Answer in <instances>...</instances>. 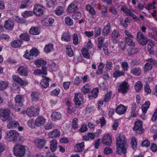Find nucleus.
Masks as SVG:
<instances>
[{"label":"nucleus","mask_w":157,"mask_h":157,"mask_svg":"<svg viewBox=\"0 0 157 157\" xmlns=\"http://www.w3.org/2000/svg\"><path fill=\"white\" fill-rule=\"evenodd\" d=\"M54 19L52 17H49L44 18L42 21V25L46 26H50L52 25Z\"/></svg>","instance_id":"obj_20"},{"label":"nucleus","mask_w":157,"mask_h":157,"mask_svg":"<svg viewBox=\"0 0 157 157\" xmlns=\"http://www.w3.org/2000/svg\"><path fill=\"white\" fill-rule=\"evenodd\" d=\"M129 85L126 81H124L121 83L118 89V92L122 94H125L129 90Z\"/></svg>","instance_id":"obj_13"},{"label":"nucleus","mask_w":157,"mask_h":157,"mask_svg":"<svg viewBox=\"0 0 157 157\" xmlns=\"http://www.w3.org/2000/svg\"><path fill=\"white\" fill-rule=\"evenodd\" d=\"M14 25V21L13 20H8L5 21L4 27L6 30L12 31Z\"/></svg>","instance_id":"obj_18"},{"label":"nucleus","mask_w":157,"mask_h":157,"mask_svg":"<svg viewBox=\"0 0 157 157\" xmlns=\"http://www.w3.org/2000/svg\"><path fill=\"white\" fill-rule=\"evenodd\" d=\"M131 116L133 117H136L138 114V111L137 110V106L135 103H133L131 105Z\"/></svg>","instance_id":"obj_23"},{"label":"nucleus","mask_w":157,"mask_h":157,"mask_svg":"<svg viewBox=\"0 0 157 157\" xmlns=\"http://www.w3.org/2000/svg\"><path fill=\"white\" fill-rule=\"evenodd\" d=\"M86 10L87 11L90 15L93 18H95L94 16L96 14V12L94 8L90 4H87L86 6Z\"/></svg>","instance_id":"obj_25"},{"label":"nucleus","mask_w":157,"mask_h":157,"mask_svg":"<svg viewBox=\"0 0 157 157\" xmlns=\"http://www.w3.org/2000/svg\"><path fill=\"white\" fill-rule=\"evenodd\" d=\"M40 111L39 107L37 106H31L27 108L26 110V113L29 116H37Z\"/></svg>","instance_id":"obj_6"},{"label":"nucleus","mask_w":157,"mask_h":157,"mask_svg":"<svg viewBox=\"0 0 157 157\" xmlns=\"http://www.w3.org/2000/svg\"><path fill=\"white\" fill-rule=\"evenodd\" d=\"M23 43V41L20 39H15L11 42L10 45L12 48H17L20 47Z\"/></svg>","instance_id":"obj_26"},{"label":"nucleus","mask_w":157,"mask_h":157,"mask_svg":"<svg viewBox=\"0 0 157 157\" xmlns=\"http://www.w3.org/2000/svg\"><path fill=\"white\" fill-rule=\"evenodd\" d=\"M17 71L19 74L22 76H27L29 71L26 67L21 66L17 69Z\"/></svg>","instance_id":"obj_22"},{"label":"nucleus","mask_w":157,"mask_h":157,"mask_svg":"<svg viewBox=\"0 0 157 157\" xmlns=\"http://www.w3.org/2000/svg\"><path fill=\"white\" fill-rule=\"evenodd\" d=\"M85 145L84 142L76 144L74 147L75 151L78 152H82L84 149Z\"/></svg>","instance_id":"obj_30"},{"label":"nucleus","mask_w":157,"mask_h":157,"mask_svg":"<svg viewBox=\"0 0 157 157\" xmlns=\"http://www.w3.org/2000/svg\"><path fill=\"white\" fill-rule=\"evenodd\" d=\"M60 89L59 88H57L51 92L50 95L52 96H57L59 94Z\"/></svg>","instance_id":"obj_64"},{"label":"nucleus","mask_w":157,"mask_h":157,"mask_svg":"<svg viewBox=\"0 0 157 157\" xmlns=\"http://www.w3.org/2000/svg\"><path fill=\"white\" fill-rule=\"evenodd\" d=\"M29 33L34 35H38L40 33V30L39 27L33 26L29 30Z\"/></svg>","instance_id":"obj_35"},{"label":"nucleus","mask_w":157,"mask_h":157,"mask_svg":"<svg viewBox=\"0 0 157 157\" xmlns=\"http://www.w3.org/2000/svg\"><path fill=\"white\" fill-rule=\"evenodd\" d=\"M66 53L69 57H71L73 55V50L70 45H68L66 46Z\"/></svg>","instance_id":"obj_46"},{"label":"nucleus","mask_w":157,"mask_h":157,"mask_svg":"<svg viewBox=\"0 0 157 157\" xmlns=\"http://www.w3.org/2000/svg\"><path fill=\"white\" fill-rule=\"evenodd\" d=\"M21 15L24 17L27 18L33 16V11H26L22 13Z\"/></svg>","instance_id":"obj_62"},{"label":"nucleus","mask_w":157,"mask_h":157,"mask_svg":"<svg viewBox=\"0 0 157 157\" xmlns=\"http://www.w3.org/2000/svg\"><path fill=\"white\" fill-rule=\"evenodd\" d=\"M30 36L28 33H23L20 36V39L22 41H29L30 39Z\"/></svg>","instance_id":"obj_38"},{"label":"nucleus","mask_w":157,"mask_h":157,"mask_svg":"<svg viewBox=\"0 0 157 157\" xmlns=\"http://www.w3.org/2000/svg\"><path fill=\"white\" fill-rule=\"evenodd\" d=\"M42 77L43 78L41 80L40 84L43 88H47L49 86V82L50 79L44 75H42Z\"/></svg>","instance_id":"obj_21"},{"label":"nucleus","mask_w":157,"mask_h":157,"mask_svg":"<svg viewBox=\"0 0 157 157\" xmlns=\"http://www.w3.org/2000/svg\"><path fill=\"white\" fill-rule=\"evenodd\" d=\"M73 100L76 107L78 108L83 102V94L80 92L75 93Z\"/></svg>","instance_id":"obj_9"},{"label":"nucleus","mask_w":157,"mask_h":157,"mask_svg":"<svg viewBox=\"0 0 157 157\" xmlns=\"http://www.w3.org/2000/svg\"><path fill=\"white\" fill-rule=\"evenodd\" d=\"M136 40L140 45L144 46L147 44L149 40L141 32H139L137 34Z\"/></svg>","instance_id":"obj_7"},{"label":"nucleus","mask_w":157,"mask_h":157,"mask_svg":"<svg viewBox=\"0 0 157 157\" xmlns=\"http://www.w3.org/2000/svg\"><path fill=\"white\" fill-rule=\"evenodd\" d=\"M131 145L132 149L136 151L137 148V140L134 137L132 138L131 139Z\"/></svg>","instance_id":"obj_57"},{"label":"nucleus","mask_w":157,"mask_h":157,"mask_svg":"<svg viewBox=\"0 0 157 157\" xmlns=\"http://www.w3.org/2000/svg\"><path fill=\"white\" fill-rule=\"evenodd\" d=\"M112 136L110 134L105 133L101 139V142L103 145L110 146L112 142Z\"/></svg>","instance_id":"obj_8"},{"label":"nucleus","mask_w":157,"mask_h":157,"mask_svg":"<svg viewBox=\"0 0 157 157\" xmlns=\"http://www.w3.org/2000/svg\"><path fill=\"white\" fill-rule=\"evenodd\" d=\"M101 28L99 27H96L94 28V37H96L99 36L101 34Z\"/></svg>","instance_id":"obj_59"},{"label":"nucleus","mask_w":157,"mask_h":157,"mask_svg":"<svg viewBox=\"0 0 157 157\" xmlns=\"http://www.w3.org/2000/svg\"><path fill=\"white\" fill-rule=\"evenodd\" d=\"M46 140L44 139L37 138L34 141V145L37 148L42 149L45 145Z\"/></svg>","instance_id":"obj_14"},{"label":"nucleus","mask_w":157,"mask_h":157,"mask_svg":"<svg viewBox=\"0 0 157 157\" xmlns=\"http://www.w3.org/2000/svg\"><path fill=\"white\" fill-rule=\"evenodd\" d=\"M150 103L148 101H146L141 106V109L143 113H146L148 109L149 108Z\"/></svg>","instance_id":"obj_39"},{"label":"nucleus","mask_w":157,"mask_h":157,"mask_svg":"<svg viewBox=\"0 0 157 157\" xmlns=\"http://www.w3.org/2000/svg\"><path fill=\"white\" fill-rule=\"evenodd\" d=\"M46 120L43 116H39L35 120V124L37 127L41 126L44 124Z\"/></svg>","instance_id":"obj_17"},{"label":"nucleus","mask_w":157,"mask_h":157,"mask_svg":"<svg viewBox=\"0 0 157 157\" xmlns=\"http://www.w3.org/2000/svg\"><path fill=\"white\" fill-rule=\"evenodd\" d=\"M13 80L19 84L21 86H26L27 83L25 82L18 76L13 75L12 76Z\"/></svg>","instance_id":"obj_29"},{"label":"nucleus","mask_w":157,"mask_h":157,"mask_svg":"<svg viewBox=\"0 0 157 157\" xmlns=\"http://www.w3.org/2000/svg\"><path fill=\"white\" fill-rule=\"evenodd\" d=\"M31 101L33 102H37L41 99L42 94L39 91H34L30 95Z\"/></svg>","instance_id":"obj_12"},{"label":"nucleus","mask_w":157,"mask_h":157,"mask_svg":"<svg viewBox=\"0 0 157 157\" xmlns=\"http://www.w3.org/2000/svg\"><path fill=\"white\" fill-rule=\"evenodd\" d=\"M101 13V17L103 18H105L107 16L108 13V8L107 7L103 5L102 7Z\"/></svg>","instance_id":"obj_55"},{"label":"nucleus","mask_w":157,"mask_h":157,"mask_svg":"<svg viewBox=\"0 0 157 157\" xmlns=\"http://www.w3.org/2000/svg\"><path fill=\"white\" fill-rule=\"evenodd\" d=\"M91 87L89 84H85L81 88V91L82 93L86 94L90 93V92Z\"/></svg>","instance_id":"obj_40"},{"label":"nucleus","mask_w":157,"mask_h":157,"mask_svg":"<svg viewBox=\"0 0 157 157\" xmlns=\"http://www.w3.org/2000/svg\"><path fill=\"white\" fill-rule=\"evenodd\" d=\"M142 87V84L140 81H138L136 83L134 88L136 92H139L140 91Z\"/></svg>","instance_id":"obj_58"},{"label":"nucleus","mask_w":157,"mask_h":157,"mask_svg":"<svg viewBox=\"0 0 157 157\" xmlns=\"http://www.w3.org/2000/svg\"><path fill=\"white\" fill-rule=\"evenodd\" d=\"M50 147L52 152L55 151L57 148V141L56 140H53L50 142Z\"/></svg>","instance_id":"obj_36"},{"label":"nucleus","mask_w":157,"mask_h":157,"mask_svg":"<svg viewBox=\"0 0 157 157\" xmlns=\"http://www.w3.org/2000/svg\"><path fill=\"white\" fill-rule=\"evenodd\" d=\"M111 30V27L110 22L108 21L107 24L104 26L102 33L105 36H108Z\"/></svg>","instance_id":"obj_33"},{"label":"nucleus","mask_w":157,"mask_h":157,"mask_svg":"<svg viewBox=\"0 0 157 157\" xmlns=\"http://www.w3.org/2000/svg\"><path fill=\"white\" fill-rule=\"evenodd\" d=\"M18 135V133L17 131L10 130L6 132L5 139L8 141H15L17 140Z\"/></svg>","instance_id":"obj_4"},{"label":"nucleus","mask_w":157,"mask_h":157,"mask_svg":"<svg viewBox=\"0 0 157 157\" xmlns=\"http://www.w3.org/2000/svg\"><path fill=\"white\" fill-rule=\"evenodd\" d=\"M10 110L7 108L1 109L0 110V116L2 121L8 122L12 119L10 116Z\"/></svg>","instance_id":"obj_3"},{"label":"nucleus","mask_w":157,"mask_h":157,"mask_svg":"<svg viewBox=\"0 0 157 157\" xmlns=\"http://www.w3.org/2000/svg\"><path fill=\"white\" fill-rule=\"evenodd\" d=\"M64 9L61 6H57L54 11V13L57 16L62 15L64 13Z\"/></svg>","instance_id":"obj_41"},{"label":"nucleus","mask_w":157,"mask_h":157,"mask_svg":"<svg viewBox=\"0 0 157 157\" xmlns=\"http://www.w3.org/2000/svg\"><path fill=\"white\" fill-rule=\"evenodd\" d=\"M146 61L147 63H146L144 65V70L145 71L152 69L153 65H157V63L156 60L151 58H148Z\"/></svg>","instance_id":"obj_10"},{"label":"nucleus","mask_w":157,"mask_h":157,"mask_svg":"<svg viewBox=\"0 0 157 157\" xmlns=\"http://www.w3.org/2000/svg\"><path fill=\"white\" fill-rule=\"evenodd\" d=\"M8 82L0 80V90H5L8 87Z\"/></svg>","instance_id":"obj_56"},{"label":"nucleus","mask_w":157,"mask_h":157,"mask_svg":"<svg viewBox=\"0 0 157 157\" xmlns=\"http://www.w3.org/2000/svg\"><path fill=\"white\" fill-rule=\"evenodd\" d=\"M124 75V72L120 71L119 70H116L114 72L113 74V76L115 78H117L120 76H123Z\"/></svg>","instance_id":"obj_49"},{"label":"nucleus","mask_w":157,"mask_h":157,"mask_svg":"<svg viewBox=\"0 0 157 157\" xmlns=\"http://www.w3.org/2000/svg\"><path fill=\"white\" fill-rule=\"evenodd\" d=\"M112 92L111 90H109L105 95L104 98L103 100L105 102H108L110 100L111 97L112 95Z\"/></svg>","instance_id":"obj_50"},{"label":"nucleus","mask_w":157,"mask_h":157,"mask_svg":"<svg viewBox=\"0 0 157 157\" xmlns=\"http://www.w3.org/2000/svg\"><path fill=\"white\" fill-rule=\"evenodd\" d=\"M154 46V44L153 42L151 41L147 44V48L149 53L151 55H154L155 51L153 47Z\"/></svg>","instance_id":"obj_44"},{"label":"nucleus","mask_w":157,"mask_h":157,"mask_svg":"<svg viewBox=\"0 0 157 157\" xmlns=\"http://www.w3.org/2000/svg\"><path fill=\"white\" fill-rule=\"evenodd\" d=\"M130 72L133 75L139 76L141 73V69L139 67L133 68L131 70Z\"/></svg>","instance_id":"obj_45"},{"label":"nucleus","mask_w":157,"mask_h":157,"mask_svg":"<svg viewBox=\"0 0 157 157\" xmlns=\"http://www.w3.org/2000/svg\"><path fill=\"white\" fill-rule=\"evenodd\" d=\"M104 40L105 38L102 36H100L98 38L97 47L99 50H101L105 44H108L106 42L104 43Z\"/></svg>","instance_id":"obj_31"},{"label":"nucleus","mask_w":157,"mask_h":157,"mask_svg":"<svg viewBox=\"0 0 157 157\" xmlns=\"http://www.w3.org/2000/svg\"><path fill=\"white\" fill-rule=\"evenodd\" d=\"M78 8L77 3L76 2H73L68 7L67 11L69 13H72L76 11Z\"/></svg>","instance_id":"obj_24"},{"label":"nucleus","mask_w":157,"mask_h":157,"mask_svg":"<svg viewBox=\"0 0 157 157\" xmlns=\"http://www.w3.org/2000/svg\"><path fill=\"white\" fill-rule=\"evenodd\" d=\"M33 12V14L38 17L41 16L44 13V8L43 7L38 5H36L34 6Z\"/></svg>","instance_id":"obj_11"},{"label":"nucleus","mask_w":157,"mask_h":157,"mask_svg":"<svg viewBox=\"0 0 157 157\" xmlns=\"http://www.w3.org/2000/svg\"><path fill=\"white\" fill-rule=\"evenodd\" d=\"M19 125V123L17 121H12L7 124V127L9 129H14L17 128Z\"/></svg>","instance_id":"obj_37"},{"label":"nucleus","mask_w":157,"mask_h":157,"mask_svg":"<svg viewBox=\"0 0 157 157\" xmlns=\"http://www.w3.org/2000/svg\"><path fill=\"white\" fill-rule=\"evenodd\" d=\"M50 138H53L59 137L60 135V131L58 129H56L48 133V134Z\"/></svg>","instance_id":"obj_34"},{"label":"nucleus","mask_w":157,"mask_h":157,"mask_svg":"<svg viewBox=\"0 0 157 157\" xmlns=\"http://www.w3.org/2000/svg\"><path fill=\"white\" fill-rule=\"evenodd\" d=\"M126 142L127 140L124 136L120 135L116 138V153L122 157H126Z\"/></svg>","instance_id":"obj_1"},{"label":"nucleus","mask_w":157,"mask_h":157,"mask_svg":"<svg viewBox=\"0 0 157 157\" xmlns=\"http://www.w3.org/2000/svg\"><path fill=\"white\" fill-rule=\"evenodd\" d=\"M126 43L129 46L134 47L136 45L135 43L131 38L129 37H125Z\"/></svg>","instance_id":"obj_60"},{"label":"nucleus","mask_w":157,"mask_h":157,"mask_svg":"<svg viewBox=\"0 0 157 157\" xmlns=\"http://www.w3.org/2000/svg\"><path fill=\"white\" fill-rule=\"evenodd\" d=\"M104 65L103 63H99L98 69L96 71V74L98 75H99L102 74L103 72V69L104 68Z\"/></svg>","instance_id":"obj_43"},{"label":"nucleus","mask_w":157,"mask_h":157,"mask_svg":"<svg viewBox=\"0 0 157 157\" xmlns=\"http://www.w3.org/2000/svg\"><path fill=\"white\" fill-rule=\"evenodd\" d=\"M52 120V121H56L60 120L62 117L61 113L56 111L53 112L51 115Z\"/></svg>","instance_id":"obj_32"},{"label":"nucleus","mask_w":157,"mask_h":157,"mask_svg":"<svg viewBox=\"0 0 157 157\" xmlns=\"http://www.w3.org/2000/svg\"><path fill=\"white\" fill-rule=\"evenodd\" d=\"M44 52L46 54H48L54 51V45L52 43H49L46 45L44 49Z\"/></svg>","instance_id":"obj_27"},{"label":"nucleus","mask_w":157,"mask_h":157,"mask_svg":"<svg viewBox=\"0 0 157 157\" xmlns=\"http://www.w3.org/2000/svg\"><path fill=\"white\" fill-rule=\"evenodd\" d=\"M23 57L26 59L29 60H32L33 59L32 56L30 52V50H26L25 53L23 55Z\"/></svg>","instance_id":"obj_48"},{"label":"nucleus","mask_w":157,"mask_h":157,"mask_svg":"<svg viewBox=\"0 0 157 157\" xmlns=\"http://www.w3.org/2000/svg\"><path fill=\"white\" fill-rule=\"evenodd\" d=\"M132 130L137 134H140L144 133L145 130L143 128L142 121L140 120L136 121L132 128Z\"/></svg>","instance_id":"obj_5"},{"label":"nucleus","mask_w":157,"mask_h":157,"mask_svg":"<svg viewBox=\"0 0 157 157\" xmlns=\"http://www.w3.org/2000/svg\"><path fill=\"white\" fill-rule=\"evenodd\" d=\"M61 40L66 42H69L71 40V33L70 32H64L62 35Z\"/></svg>","instance_id":"obj_28"},{"label":"nucleus","mask_w":157,"mask_h":157,"mask_svg":"<svg viewBox=\"0 0 157 157\" xmlns=\"http://www.w3.org/2000/svg\"><path fill=\"white\" fill-rule=\"evenodd\" d=\"M65 22L66 24L68 26H71L73 24V21L69 16H67L65 18Z\"/></svg>","instance_id":"obj_54"},{"label":"nucleus","mask_w":157,"mask_h":157,"mask_svg":"<svg viewBox=\"0 0 157 157\" xmlns=\"http://www.w3.org/2000/svg\"><path fill=\"white\" fill-rule=\"evenodd\" d=\"M26 146L20 145H15L13 148V154L15 156L22 157L25 155Z\"/></svg>","instance_id":"obj_2"},{"label":"nucleus","mask_w":157,"mask_h":157,"mask_svg":"<svg viewBox=\"0 0 157 157\" xmlns=\"http://www.w3.org/2000/svg\"><path fill=\"white\" fill-rule=\"evenodd\" d=\"M15 105L16 106L21 107L23 105L24 98L22 95H17L15 98Z\"/></svg>","instance_id":"obj_19"},{"label":"nucleus","mask_w":157,"mask_h":157,"mask_svg":"<svg viewBox=\"0 0 157 157\" xmlns=\"http://www.w3.org/2000/svg\"><path fill=\"white\" fill-rule=\"evenodd\" d=\"M72 40L73 44L75 45H78L79 43L78 37V35L76 33H75L72 35Z\"/></svg>","instance_id":"obj_51"},{"label":"nucleus","mask_w":157,"mask_h":157,"mask_svg":"<svg viewBox=\"0 0 157 157\" xmlns=\"http://www.w3.org/2000/svg\"><path fill=\"white\" fill-rule=\"evenodd\" d=\"M128 108L127 106L120 104L117 107L116 112L119 115H121L126 113Z\"/></svg>","instance_id":"obj_16"},{"label":"nucleus","mask_w":157,"mask_h":157,"mask_svg":"<svg viewBox=\"0 0 157 157\" xmlns=\"http://www.w3.org/2000/svg\"><path fill=\"white\" fill-rule=\"evenodd\" d=\"M156 2L153 1L152 3H148L147 5L145 7V8L147 10L150 9H155V6Z\"/></svg>","instance_id":"obj_63"},{"label":"nucleus","mask_w":157,"mask_h":157,"mask_svg":"<svg viewBox=\"0 0 157 157\" xmlns=\"http://www.w3.org/2000/svg\"><path fill=\"white\" fill-rule=\"evenodd\" d=\"M120 35L119 31L117 29H114L111 34V39L112 42L116 44L118 43V38Z\"/></svg>","instance_id":"obj_15"},{"label":"nucleus","mask_w":157,"mask_h":157,"mask_svg":"<svg viewBox=\"0 0 157 157\" xmlns=\"http://www.w3.org/2000/svg\"><path fill=\"white\" fill-rule=\"evenodd\" d=\"M82 17V14L79 12H75L72 15V17L75 20L80 19Z\"/></svg>","instance_id":"obj_61"},{"label":"nucleus","mask_w":157,"mask_h":157,"mask_svg":"<svg viewBox=\"0 0 157 157\" xmlns=\"http://www.w3.org/2000/svg\"><path fill=\"white\" fill-rule=\"evenodd\" d=\"M34 64L36 65L37 67H39L42 66L46 65L47 62L44 60L38 59L34 62Z\"/></svg>","instance_id":"obj_42"},{"label":"nucleus","mask_w":157,"mask_h":157,"mask_svg":"<svg viewBox=\"0 0 157 157\" xmlns=\"http://www.w3.org/2000/svg\"><path fill=\"white\" fill-rule=\"evenodd\" d=\"M30 52H31V54L33 58L34 57L37 56L40 53L38 50L34 47H33L32 49L30 50Z\"/></svg>","instance_id":"obj_53"},{"label":"nucleus","mask_w":157,"mask_h":157,"mask_svg":"<svg viewBox=\"0 0 157 157\" xmlns=\"http://www.w3.org/2000/svg\"><path fill=\"white\" fill-rule=\"evenodd\" d=\"M78 119L76 117H74L72 122V128L75 130L78 128Z\"/></svg>","instance_id":"obj_52"},{"label":"nucleus","mask_w":157,"mask_h":157,"mask_svg":"<svg viewBox=\"0 0 157 157\" xmlns=\"http://www.w3.org/2000/svg\"><path fill=\"white\" fill-rule=\"evenodd\" d=\"M106 121L104 117H101L98 120L96 121L95 122L98 124H100L101 126L102 127L104 126L106 124Z\"/></svg>","instance_id":"obj_47"}]
</instances>
